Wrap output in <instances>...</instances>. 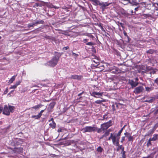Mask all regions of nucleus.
Segmentation results:
<instances>
[{
	"instance_id": "11",
	"label": "nucleus",
	"mask_w": 158,
	"mask_h": 158,
	"mask_svg": "<svg viewBox=\"0 0 158 158\" xmlns=\"http://www.w3.org/2000/svg\"><path fill=\"white\" fill-rule=\"evenodd\" d=\"M103 93L101 92H93L91 93H90L91 95L96 98H98L101 96H102Z\"/></svg>"
},
{
	"instance_id": "8",
	"label": "nucleus",
	"mask_w": 158,
	"mask_h": 158,
	"mask_svg": "<svg viewBox=\"0 0 158 158\" xmlns=\"http://www.w3.org/2000/svg\"><path fill=\"white\" fill-rule=\"evenodd\" d=\"M44 22L43 20L38 21L35 23H29L27 24V27L28 28H30L33 27L34 26H36L37 24H44Z\"/></svg>"
},
{
	"instance_id": "27",
	"label": "nucleus",
	"mask_w": 158,
	"mask_h": 158,
	"mask_svg": "<svg viewBox=\"0 0 158 158\" xmlns=\"http://www.w3.org/2000/svg\"><path fill=\"white\" fill-rule=\"evenodd\" d=\"M134 138L133 136H132L131 135L128 137V141L131 142H132L134 140Z\"/></svg>"
},
{
	"instance_id": "48",
	"label": "nucleus",
	"mask_w": 158,
	"mask_h": 158,
	"mask_svg": "<svg viewBox=\"0 0 158 158\" xmlns=\"http://www.w3.org/2000/svg\"><path fill=\"white\" fill-rule=\"evenodd\" d=\"M63 129L61 128H59L58 129L57 131L58 132H62L63 131Z\"/></svg>"
},
{
	"instance_id": "19",
	"label": "nucleus",
	"mask_w": 158,
	"mask_h": 158,
	"mask_svg": "<svg viewBox=\"0 0 158 158\" xmlns=\"http://www.w3.org/2000/svg\"><path fill=\"white\" fill-rule=\"evenodd\" d=\"M158 134H154L153 135V137L152 138H150V139H151L152 141H155L156 140L158 139Z\"/></svg>"
},
{
	"instance_id": "42",
	"label": "nucleus",
	"mask_w": 158,
	"mask_h": 158,
	"mask_svg": "<svg viewBox=\"0 0 158 158\" xmlns=\"http://www.w3.org/2000/svg\"><path fill=\"white\" fill-rule=\"evenodd\" d=\"M98 26L100 28L102 31H104V30L102 24L100 23L98 25Z\"/></svg>"
},
{
	"instance_id": "5",
	"label": "nucleus",
	"mask_w": 158,
	"mask_h": 158,
	"mask_svg": "<svg viewBox=\"0 0 158 158\" xmlns=\"http://www.w3.org/2000/svg\"><path fill=\"white\" fill-rule=\"evenodd\" d=\"M112 121L111 120H109L106 123L102 124L101 127H102L103 131L106 130L108 128L112 125Z\"/></svg>"
},
{
	"instance_id": "55",
	"label": "nucleus",
	"mask_w": 158,
	"mask_h": 158,
	"mask_svg": "<svg viewBox=\"0 0 158 158\" xmlns=\"http://www.w3.org/2000/svg\"><path fill=\"white\" fill-rule=\"evenodd\" d=\"M72 54L73 56H76V57H77L78 56V54H77L74 52H73Z\"/></svg>"
},
{
	"instance_id": "61",
	"label": "nucleus",
	"mask_w": 158,
	"mask_h": 158,
	"mask_svg": "<svg viewBox=\"0 0 158 158\" xmlns=\"http://www.w3.org/2000/svg\"><path fill=\"white\" fill-rule=\"evenodd\" d=\"M52 7L56 9H57L59 8V7L56 6H53Z\"/></svg>"
},
{
	"instance_id": "28",
	"label": "nucleus",
	"mask_w": 158,
	"mask_h": 158,
	"mask_svg": "<svg viewBox=\"0 0 158 158\" xmlns=\"http://www.w3.org/2000/svg\"><path fill=\"white\" fill-rule=\"evenodd\" d=\"M157 70L156 69H152L149 72H150V73L151 74H156V72H157Z\"/></svg>"
},
{
	"instance_id": "26",
	"label": "nucleus",
	"mask_w": 158,
	"mask_h": 158,
	"mask_svg": "<svg viewBox=\"0 0 158 158\" xmlns=\"http://www.w3.org/2000/svg\"><path fill=\"white\" fill-rule=\"evenodd\" d=\"M41 117L38 114L37 115H33L31 116V118H35V119H38L40 118Z\"/></svg>"
},
{
	"instance_id": "49",
	"label": "nucleus",
	"mask_w": 158,
	"mask_h": 158,
	"mask_svg": "<svg viewBox=\"0 0 158 158\" xmlns=\"http://www.w3.org/2000/svg\"><path fill=\"white\" fill-rule=\"evenodd\" d=\"M125 137L123 136L121 138V142L122 143H123V142L125 141Z\"/></svg>"
},
{
	"instance_id": "24",
	"label": "nucleus",
	"mask_w": 158,
	"mask_h": 158,
	"mask_svg": "<svg viewBox=\"0 0 158 158\" xmlns=\"http://www.w3.org/2000/svg\"><path fill=\"white\" fill-rule=\"evenodd\" d=\"M155 100V98H151L150 99H148L145 100V102L149 103H152Z\"/></svg>"
},
{
	"instance_id": "1",
	"label": "nucleus",
	"mask_w": 158,
	"mask_h": 158,
	"mask_svg": "<svg viewBox=\"0 0 158 158\" xmlns=\"http://www.w3.org/2000/svg\"><path fill=\"white\" fill-rule=\"evenodd\" d=\"M54 53V56L47 63L48 66L52 67H54L57 64L62 54L56 52H55Z\"/></svg>"
},
{
	"instance_id": "44",
	"label": "nucleus",
	"mask_w": 158,
	"mask_h": 158,
	"mask_svg": "<svg viewBox=\"0 0 158 158\" xmlns=\"http://www.w3.org/2000/svg\"><path fill=\"white\" fill-rule=\"evenodd\" d=\"M122 14L125 16H127L128 14L125 11L122 12Z\"/></svg>"
},
{
	"instance_id": "60",
	"label": "nucleus",
	"mask_w": 158,
	"mask_h": 158,
	"mask_svg": "<svg viewBox=\"0 0 158 158\" xmlns=\"http://www.w3.org/2000/svg\"><path fill=\"white\" fill-rule=\"evenodd\" d=\"M119 24L120 25V26L123 28H124V27L123 26L124 25V24L122 23H120Z\"/></svg>"
},
{
	"instance_id": "34",
	"label": "nucleus",
	"mask_w": 158,
	"mask_h": 158,
	"mask_svg": "<svg viewBox=\"0 0 158 158\" xmlns=\"http://www.w3.org/2000/svg\"><path fill=\"white\" fill-rule=\"evenodd\" d=\"M152 141L151 139H149L148 142H147V146L148 147L150 146H151L152 145V143L151 142V141Z\"/></svg>"
},
{
	"instance_id": "38",
	"label": "nucleus",
	"mask_w": 158,
	"mask_h": 158,
	"mask_svg": "<svg viewBox=\"0 0 158 158\" xmlns=\"http://www.w3.org/2000/svg\"><path fill=\"white\" fill-rule=\"evenodd\" d=\"M146 90L147 91L149 92L151 90H152L153 89L152 88L149 87H146L145 88Z\"/></svg>"
},
{
	"instance_id": "16",
	"label": "nucleus",
	"mask_w": 158,
	"mask_h": 158,
	"mask_svg": "<svg viewBox=\"0 0 158 158\" xmlns=\"http://www.w3.org/2000/svg\"><path fill=\"white\" fill-rule=\"evenodd\" d=\"M93 64L95 66H97L99 64V60L97 59H93L92 60Z\"/></svg>"
},
{
	"instance_id": "17",
	"label": "nucleus",
	"mask_w": 158,
	"mask_h": 158,
	"mask_svg": "<svg viewBox=\"0 0 158 158\" xmlns=\"http://www.w3.org/2000/svg\"><path fill=\"white\" fill-rule=\"evenodd\" d=\"M109 134V131H106L105 132V133L100 138V139H102L104 137H106L108 136Z\"/></svg>"
},
{
	"instance_id": "41",
	"label": "nucleus",
	"mask_w": 158,
	"mask_h": 158,
	"mask_svg": "<svg viewBox=\"0 0 158 158\" xmlns=\"http://www.w3.org/2000/svg\"><path fill=\"white\" fill-rule=\"evenodd\" d=\"M155 130L154 128L148 131L149 135L152 134L154 131Z\"/></svg>"
},
{
	"instance_id": "4",
	"label": "nucleus",
	"mask_w": 158,
	"mask_h": 158,
	"mask_svg": "<svg viewBox=\"0 0 158 158\" xmlns=\"http://www.w3.org/2000/svg\"><path fill=\"white\" fill-rule=\"evenodd\" d=\"M97 130V127H95L86 126L83 128L82 131L84 133L87 132H91L93 131H95Z\"/></svg>"
},
{
	"instance_id": "47",
	"label": "nucleus",
	"mask_w": 158,
	"mask_h": 158,
	"mask_svg": "<svg viewBox=\"0 0 158 158\" xmlns=\"http://www.w3.org/2000/svg\"><path fill=\"white\" fill-rule=\"evenodd\" d=\"M86 45H88L92 46L94 45V43L92 42H89L86 43Z\"/></svg>"
},
{
	"instance_id": "22",
	"label": "nucleus",
	"mask_w": 158,
	"mask_h": 158,
	"mask_svg": "<svg viewBox=\"0 0 158 158\" xmlns=\"http://www.w3.org/2000/svg\"><path fill=\"white\" fill-rule=\"evenodd\" d=\"M1 61L2 62H5L6 63H5L2 64L4 65V64H9L10 62V61L9 60L6 59H2L1 60Z\"/></svg>"
},
{
	"instance_id": "30",
	"label": "nucleus",
	"mask_w": 158,
	"mask_h": 158,
	"mask_svg": "<svg viewBox=\"0 0 158 158\" xmlns=\"http://www.w3.org/2000/svg\"><path fill=\"white\" fill-rule=\"evenodd\" d=\"M42 106L43 105L41 104L38 105L34 106L32 107V109H37L39 108H40L41 107V106Z\"/></svg>"
},
{
	"instance_id": "23",
	"label": "nucleus",
	"mask_w": 158,
	"mask_h": 158,
	"mask_svg": "<svg viewBox=\"0 0 158 158\" xmlns=\"http://www.w3.org/2000/svg\"><path fill=\"white\" fill-rule=\"evenodd\" d=\"M90 1L92 2H94V4H93L95 6L99 5V3H100V2L98 0H90Z\"/></svg>"
},
{
	"instance_id": "35",
	"label": "nucleus",
	"mask_w": 158,
	"mask_h": 158,
	"mask_svg": "<svg viewBox=\"0 0 158 158\" xmlns=\"http://www.w3.org/2000/svg\"><path fill=\"white\" fill-rule=\"evenodd\" d=\"M108 114V113H106L105 114H104L103 116V118L102 120H103L104 119L107 120V118H108L107 117V115Z\"/></svg>"
},
{
	"instance_id": "57",
	"label": "nucleus",
	"mask_w": 158,
	"mask_h": 158,
	"mask_svg": "<svg viewBox=\"0 0 158 158\" xmlns=\"http://www.w3.org/2000/svg\"><path fill=\"white\" fill-rule=\"evenodd\" d=\"M50 107L51 108H53L54 106V104L53 103H52L50 104Z\"/></svg>"
},
{
	"instance_id": "29",
	"label": "nucleus",
	"mask_w": 158,
	"mask_h": 158,
	"mask_svg": "<svg viewBox=\"0 0 158 158\" xmlns=\"http://www.w3.org/2000/svg\"><path fill=\"white\" fill-rule=\"evenodd\" d=\"M125 126V125L118 132L117 134H116L118 136L120 137V135L121 133L122 132L123 130V128Z\"/></svg>"
},
{
	"instance_id": "15",
	"label": "nucleus",
	"mask_w": 158,
	"mask_h": 158,
	"mask_svg": "<svg viewBox=\"0 0 158 158\" xmlns=\"http://www.w3.org/2000/svg\"><path fill=\"white\" fill-rule=\"evenodd\" d=\"M131 4L132 5L137 6L139 4H140L139 0H132L131 1Z\"/></svg>"
},
{
	"instance_id": "3",
	"label": "nucleus",
	"mask_w": 158,
	"mask_h": 158,
	"mask_svg": "<svg viewBox=\"0 0 158 158\" xmlns=\"http://www.w3.org/2000/svg\"><path fill=\"white\" fill-rule=\"evenodd\" d=\"M15 108L13 106L9 105L8 106L6 105H5L3 108V114L6 115H9L10 112L13 113L14 112Z\"/></svg>"
},
{
	"instance_id": "14",
	"label": "nucleus",
	"mask_w": 158,
	"mask_h": 158,
	"mask_svg": "<svg viewBox=\"0 0 158 158\" xmlns=\"http://www.w3.org/2000/svg\"><path fill=\"white\" fill-rule=\"evenodd\" d=\"M37 1L40 2V3H35V6L36 7H41L42 6H44L45 4V2L43 1L39 0H37Z\"/></svg>"
},
{
	"instance_id": "21",
	"label": "nucleus",
	"mask_w": 158,
	"mask_h": 158,
	"mask_svg": "<svg viewBox=\"0 0 158 158\" xmlns=\"http://www.w3.org/2000/svg\"><path fill=\"white\" fill-rule=\"evenodd\" d=\"M122 3L125 5H127L129 3L131 4L130 0H122Z\"/></svg>"
},
{
	"instance_id": "18",
	"label": "nucleus",
	"mask_w": 158,
	"mask_h": 158,
	"mask_svg": "<svg viewBox=\"0 0 158 158\" xmlns=\"http://www.w3.org/2000/svg\"><path fill=\"white\" fill-rule=\"evenodd\" d=\"M106 102L105 100L102 99V100H98L95 101L94 102V103L97 104H101L102 102Z\"/></svg>"
},
{
	"instance_id": "59",
	"label": "nucleus",
	"mask_w": 158,
	"mask_h": 158,
	"mask_svg": "<svg viewBox=\"0 0 158 158\" xmlns=\"http://www.w3.org/2000/svg\"><path fill=\"white\" fill-rule=\"evenodd\" d=\"M69 47L68 46H66V47H64L63 49V50H67L68 49H69Z\"/></svg>"
},
{
	"instance_id": "53",
	"label": "nucleus",
	"mask_w": 158,
	"mask_h": 158,
	"mask_svg": "<svg viewBox=\"0 0 158 158\" xmlns=\"http://www.w3.org/2000/svg\"><path fill=\"white\" fill-rule=\"evenodd\" d=\"M17 86H16L15 84L12 86L10 87V89H15L17 87Z\"/></svg>"
},
{
	"instance_id": "25",
	"label": "nucleus",
	"mask_w": 158,
	"mask_h": 158,
	"mask_svg": "<svg viewBox=\"0 0 158 158\" xmlns=\"http://www.w3.org/2000/svg\"><path fill=\"white\" fill-rule=\"evenodd\" d=\"M154 153H152L150 155H148L147 156H143L142 158H153Z\"/></svg>"
},
{
	"instance_id": "13",
	"label": "nucleus",
	"mask_w": 158,
	"mask_h": 158,
	"mask_svg": "<svg viewBox=\"0 0 158 158\" xmlns=\"http://www.w3.org/2000/svg\"><path fill=\"white\" fill-rule=\"evenodd\" d=\"M83 78L82 75H72L69 78L71 79H77L78 80H80Z\"/></svg>"
},
{
	"instance_id": "46",
	"label": "nucleus",
	"mask_w": 158,
	"mask_h": 158,
	"mask_svg": "<svg viewBox=\"0 0 158 158\" xmlns=\"http://www.w3.org/2000/svg\"><path fill=\"white\" fill-rule=\"evenodd\" d=\"M124 135L126 137H128L130 135H131L129 133L126 132L124 134Z\"/></svg>"
},
{
	"instance_id": "40",
	"label": "nucleus",
	"mask_w": 158,
	"mask_h": 158,
	"mask_svg": "<svg viewBox=\"0 0 158 158\" xmlns=\"http://www.w3.org/2000/svg\"><path fill=\"white\" fill-rule=\"evenodd\" d=\"M111 73L114 74H117L118 72V71L116 69H113Z\"/></svg>"
},
{
	"instance_id": "50",
	"label": "nucleus",
	"mask_w": 158,
	"mask_h": 158,
	"mask_svg": "<svg viewBox=\"0 0 158 158\" xmlns=\"http://www.w3.org/2000/svg\"><path fill=\"white\" fill-rule=\"evenodd\" d=\"M122 153V156L126 157V152L125 151H123L121 152Z\"/></svg>"
},
{
	"instance_id": "43",
	"label": "nucleus",
	"mask_w": 158,
	"mask_h": 158,
	"mask_svg": "<svg viewBox=\"0 0 158 158\" xmlns=\"http://www.w3.org/2000/svg\"><path fill=\"white\" fill-rule=\"evenodd\" d=\"M21 81H16V82H15V85L17 86L19 85L21 83Z\"/></svg>"
},
{
	"instance_id": "37",
	"label": "nucleus",
	"mask_w": 158,
	"mask_h": 158,
	"mask_svg": "<svg viewBox=\"0 0 158 158\" xmlns=\"http://www.w3.org/2000/svg\"><path fill=\"white\" fill-rule=\"evenodd\" d=\"M44 37L46 38V40H51L52 39V37L51 36H48L47 35H45Z\"/></svg>"
},
{
	"instance_id": "7",
	"label": "nucleus",
	"mask_w": 158,
	"mask_h": 158,
	"mask_svg": "<svg viewBox=\"0 0 158 158\" xmlns=\"http://www.w3.org/2000/svg\"><path fill=\"white\" fill-rule=\"evenodd\" d=\"M112 3H109L108 2H100L99 3V5L101 6L100 8L102 10L107 8L106 7L111 4Z\"/></svg>"
},
{
	"instance_id": "12",
	"label": "nucleus",
	"mask_w": 158,
	"mask_h": 158,
	"mask_svg": "<svg viewBox=\"0 0 158 158\" xmlns=\"http://www.w3.org/2000/svg\"><path fill=\"white\" fill-rule=\"evenodd\" d=\"M140 4L144 6L145 7H146L148 5H151L149 2L150 0H139Z\"/></svg>"
},
{
	"instance_id": "10",
	"label": "nucleus",
	"mask_w": 158,
	"mask_h": 158,
	"mask_svg": "<svg viewBox=\"0 0 158 158\" xmlns=\"http://www.w3.org/2000/svg\"><path fill=\"white\" fill-rule=\"evenodd\" d=\"M10 149L13 150V152L15 153L20 154L23 153V149L22 147L19 148H15L13 149L12 148H10Z\"/></svg>"
},
{
	"instance_id": "45",
	"label": "nucleus",
	"mask_w": 158,
	"mask_h": 158,
	"mask_svg": "<svg viewBox=\"0 0 158 158\" xmlns=\"http://www.w3.org/2000/svg\"><path fill=\"white\" fill-rule=\"evenodd\" d=\"M45 110V109L42 110L38 114L40 117L42 116L43 113L44 111Z\"/></svg>"
},
{
	"instance_id": "51",
	"label": "nucleus",
	"mask_w": 158,
	"mask_h": 158,
	"mask_svg": "<svg viewBox=\"0 0 158 158\" xmlns=\"http://www.w3.org/2000/svg\"><path fill=\"white\" fill-rule=\"evenodd\" d=\"M123 33L124 34V35L125 36H126V37H127L128 38L129 37H128V35H127V32H126V31L125 30L123 31Z\"/></svg>"
},
{
	"instance_id": "58",
	"label": "nucleus",
	"mask_w": 158,
	"mask_h": 158,
	"mask_svg": "<svg viewBox=\"0 0 158 158\" xmlns=\"http://www.w3.org/2000/svg\"><path fill=\"white\" fill-rule=\"evenodd\" d=\"M88 40V39H83V40L82 41L84 43H86L87 42Z\"/></svg>"
},
{
	"instance_id": "9",
	"label": "nucleus",
	"mask_w": 158,
	"mask_h": 158,
	"mask_svg": "<svg viewBox=\"0 0 158 158\" xmlns=\"http://www.w3.org/2000/svg\"><path fill=\"white\" fill-rule=\"evenodd\" d=\"M128 84L131 85V88L133 89L137 86L139 83L138 82L134 81L133 80L129 79L128 81Z\"/></svg>"
},
{
	"instance_id": "39",
	"label": "nucleus",
	"mask_w": 158,
	"mask_h": 158,
	"mask_svg": "<svg viewBox=\"0 0 158 158\" xmlns=\"http://www.w3.org/2000/svg\"><path fill=\"white\" fill-rule=\"evenodd\" d=\"M118 146V148L117 149V151H118L120 149H121L122 147V145H120L119 144V143H118V146Z\"/></svg>"
},
{
	"instance_id": "62",
	"label": "nucleus",
	"mask_w": 158,
	"mask_h": 158,
	"mask_svg": "<svg viewBox=\"0 0 158 158\" xmlns=\"http://www.w3.org/2000/svg\"><path fill=\"white\" fill-rule=\"evenodd\" d=\"M134 79L135 80V82H138V81H139V79L137 77L135 78Z\"/></svg>"
},
{
	"instance_id": "31",
	"label": "nucleus",
	"mask_w": 158,
	"mask_h": 158,
	"mask_svg": "<svg viewBox=\"0 0 158 158\" xmlns=\"http://www.w3.org/2000/svg\"><path fill=\"white\" fill-rule=\"evenodd\" d=\"M103 150V149L101 146H99L97 149V151L98 152L101 153Z\"/></svg>"
},
{
	"instance_id": "64",
	"label": "nucleus",
	"mask_w": 158,
	"mask_h": 158,
	"mask_svg": "<svg viewBox=\"0 0 158 158\" xmlns=\"http://www.w3.org/2000/svg\"><path fill=\"white\" fill-rule=\"evenodd\" d=\"M84 92L83 91L81 93L79 94L78 95V96H80L81 95L84 93Z\"/></svg>"
},
{
	"instance_id": "52",
	"label": "nucleus",
	"mask_w": 158,
	"mask_h": 158,
	"mask_svg": "<svg viewBox=\"0 0 158 158\" xmlns=\"http://www.w3.org/2000/svg\"><path fill=\"white\" fill-rule=\"evenodd\" d=\"M154 83L158 85V77L157 78L154 80Z\"/></svg>"
},
{
	"instance_id": "6",
	"label": "nucleus",
	"mask_w": 158,
	"mask_h": 158,
	"mask_svg": "<svg viewBox=\"0 0 158 158\" xmlns=\"http://www.w3.org/2000/svg\"><path fill=\"white\" fill-rule=\"evenodd\" d=\"M144 90V89L143 86H139L135 88L133 92L136 94H137L142 92Z\"/></svg>"
},
{
	"instance_id": "56",
	"label": "nucleus",
	"mask_w": 158,
	"mask_h": 158,
	"mask_svg": "<svg viewBox=\"0 0 158 158\" xmlns=\"http://www.w3.org/2000/svg\"><path fill=\"white\" fill-rule=\"evenodd\" d=\"M112 110H113L114 111L115 110V106L114 105H113L112 106Z\"/></svg>"
},
{
	"instance_id": "54",
	"label": "nucleus",
	"mask_w": 158,
	"mask_h": 158,
	"mask_svg": "<svg viewBox=\"0 0 158 158\" xmlns=\"http://www.w3.org/2000/svg\"><path fill=\"white\" fill-rule=\"evenodd\" d=\"M8 92V89L7 88H6V89L4 91L3 94H6Z\"/></svg>"
},
{
	"instance_id": "63",
	"label": "nucleus",
	"mask_w": 158,
	"mask_h": 158,
	"mask_svg": "<svg viewBox=\"0 0 158 158\" xmlns=\"http://www.w3.org/2000/svg\"><path fill=\"white\" fill-rule=\"evenodd\" d=\"M51 121H52V122H54L53 120V118H51V119L50 120H48V121L49 122H50Z\"/></svg>"
},
{
	"instance_id": "33",
	"label": "nucleus",
	"mask_w": 158,
	"mask_h": 158,
	"mask_svg": "<svg viewBox=\"0 0 158 158\" xmlns=\"http://www.w3.org/2000/svg\"><path fill=\"white\" fill-rule=\"evenodd\" d=\"M15 76H14L13 77H12L9 81V82H10V83H12L13 82V81L15 80Z\"/></svg>"
},
{
	"instance_id": "2",
	"label": "nucleus",
	"mask_w": 158,
	"mask_h": 158,
	"mask_svg": "<svg viewBox=\"0 0 158 158\" xmlns=\"http://www.w3.org/2000/svg\"><path fill=\"white\" fill-rule=\"evenodd\" d=\"M120 137L114 132L111 133L110 137L107 140H111L113 144L114 145H118Z\"/></svg>"
},
{
	"instance_id": "20",
	"label": "nucleus",
	"mask_w": 158,
	"mask_h": 158,
	"mask_svg": "<svg viewBox=\"0 0 158 158\" xmlns=\"http://www.w3.org/2000/svg\"><path fill=\"white\" fill-rule=\"evenodd\" d=\"M56 123L55 122H52V123L49 124L50 127L52 128V129H54L56 127Z\"/></svg>"
},
{
	"instance_id": "32",
	"label": "nucleus",
	"mask_w": 158,
	"mask_h": 158,
	"mask_svg": "<svg viewBox=\"0 0 158 158\" xmlns=\"http://www.w3.org/2000/svg\"><path fill=\"white\" fill-rule=\"evenodd\" d=\"M154 50L152 49H150L146 52L147 53L152 54L154 52Z\"/></svg>"
},
{
	"instance_id": "36",
	"label": "nucleus",
	"mask_w": 158,
	"mask_h": 158,
	"mask_svg": "<svg viewBox=\"0 0 158 158\" xmlns=\"http://www.w3.org/2000/svg\"><path fill=\"white\" fill-rule=\"evenodd\" d=\"M101 127L99 128H98L97 127V130L96 131H97V132L98 133H101L103 131L102 128V127Z\"/></svg>"
}]
</instances>
